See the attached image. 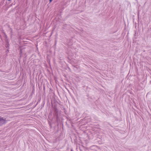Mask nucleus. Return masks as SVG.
<instances>
[{"instance_id":"nucleus-1","label":"nucleus","mask_w":151,"mask_h":151,"mask_svg":"<svg viewBox=\"0 0 151 151\" xmlns=\"http://www.w3.org/2000/svg\"><path fill=\"white\" fill-rule=\"evenodd\" d=\"M6 122V120L5 118L3 117H0V126L5 124Z\"/></svg>"},{"instance_id":"nucleus-2","label":"nucleus","mask_w":151,"mask_h":151,"mask_svg":"<svg viewBox=\"0 0 151 151\" xmlns=\"http://www.w3.org/2000/svg\"><path fill=\"white\" fill-rule=\"evenodd\" d=\"M52 0H49L50 2V3H51V2L52 1Z\"/></svg>"},{"instance_id":"nucleus-3","label":"nucleus","mask_w":151,"mask_h":151,"mask_svg":"<svg viewBox=\"0 0 151 151\" xmlns=\"http://www.w3.org/2000/svg\"><path fill=\"white\" fill-rule=\"evenodd\" d=\"M8 1H10L11 0H8Z\"/></svg>"}]
</instances>
